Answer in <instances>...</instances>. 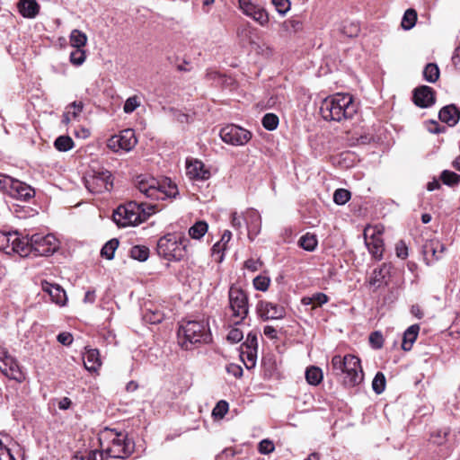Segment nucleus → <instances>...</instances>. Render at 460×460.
I'll list each match as a JSON object with an SVG mask.
<instances>
[{
  "instance_id": "obj_33",
  "label": "nucleus",
  "mask_w": 460,
  "mask_h": 460,
  "mask_svg": "<svg viewBox=\"0 0 460 460\" xmlns=\"http://www.w3.org/2000/svg\"><path fill=\"white\" fill-rule=\"evenodd\" d=\"M424 79L429 83H435L439 78V68L435 63H429L423 70Z\"/></svg>"
},
{
  "instance_id": "obj_24",
  "label": "nucleus",
  "mask_w": 460,
  "mask_h": 460,
  "mask_svg": "<svg viewBox=\"0 0 460 460\" xmlns=\"http://www.w3.org/2000/svg\"><path fill=\"white\" fill-rule=\"evenodd\" d=\"M17 7L21 15L24 18H35L40 12V4L36 0H19Z\"/></svg>"
},
{
  "instance_id": "obj_3",
  "label": "nucleus",
  "mask_w": 460,
  "mask_h": 460,
  "mask_svg": "<svg viewBox=\"0 0 460 460\" xmlns=\"http://www.w3.org/2000/svg\"><path fill=\"white\" fill-rule=\"evenodd\" d=\"M332 369L336 376H343V385L347 387H354L362 383L364 372L360 359L351 354L344 357L335 355L332 358Z\"/></svg>"
},
{
  "instance_id": "obj_23",
  "label": "nucleus",
  "mask_w": 460,
  "mask_h": 460,
  "mask_svg": "<svg viewBox=\"0 0 460 460\" xmlns=\"http://www.w3.org/2000/svg\"><path fill=\"white\" fill-rule=\"evenodd\" d=\"M187 174L194 180H208L210 177V172L205 169V165L201 161H194L188 164Z\"/></svg>"
},
{
  "instance_id": "obj_62",
  "label": "nucleus",
  "mask_w": 460,
  "mask_h": 460,
  "mask_svg": "<svg viewBox=\"0 0 460 460\" xmlns=\"http://www.w3.org/2000/svg\"><path fill=\"white\" fill-rule=\"evenodd\" d=\"M227 372L235 377H241L243 376V368L235 364L229 365L227 367Z\"/></svg>"
},
{
  "instance_id": "obj_19",
  "label": "nucleus",
  "mask_w": 460,
  "mask_h": 460,
  "mask_svg": "<svg viewBox=\"0 0 460 460\" xmlns=\"http://www.w3.org/2000/svg\"><path fill=\"white\" fill-rule=\"evenodd\" d=\"M135 450V442L127 434L117 432V458L126 459Z\"/></svg>"
},
{
  "instance_id": "obj_27",
  "label": "nucleus",
  "mask_w": 460,
  "mask_h": 460,
  "mask_svg": "<svg viewBox=\"0 0 460 460\" xmlns=\"http://www.w3.org/2000/svg\"><path fill=\"white\" fill-rule=\"evenodd\" d=\"M164 318V314L156 306L145 308L143 320L150 324L160 323Z\"/></svg>"
},
{
  "instance_id": "obj_48",
  "label": "nucleus",
  "mask_w": 460,
  "mask_h": 460,
  "mask_svg": "<svg viewBox=\"0 0 460 460\" xmlns=\"http://www.w3.org/2000/svg\"><path fill=\"white\" fill-rule=\"evenodd\" d=\"M85 60V52L83 49H75L70 54V61L72 64L80 66Z\"/></svg>"
},
{
  "instance_id": "obj_41",
  "label": "nucleus",
  "mask_w": 460,
  "mask_h": 460,
  "mask_svg": "<svg viewBox=\"0 0 460 460\" xmlns=\"http://www.w3.org/2000/svg\"><path fill=\"white\" fill-rule=\"evenodd\" d=\"M350 197L351 193L349 190L346 189H338L334 191L333 201L337 205H344L350 199Z\"/></svg>"
},
{
  "instance_id": "obj_28",
  "label": "nucleus",
  "mask_w": 460,
  "mask_h": 460,
  "mask_svg": "<svg viewBox=\"0 0 460 460\" xmlns=\"http://www.w3.org/2000/svg\"><path fill=\"white\" fill-rule=\"evenodd\" d=\"M298 244L304 250L313 252L316 249L318 241L315 234L306 233L299 238Z\"/></svg>"
},
{
  "instance_id": "obj_40",
  "label": "nucleus",
  "mask_w": 460,
  "mask_h": 460,
  "mask_svg": "<svg viewBox=\"0 0 460 460\" xmlns=\"http://www.w3.org/2000/svg\"><path fill=\"white\" fill-rule=\"evenodd\" d=\"M385 376L382 372H377L372 382V388L377 394H382L385 389Z\"/></svg>"
},
{
  "instance_id": "obj_63",
  "label": "nucleus",
  "mask_w": 460,
  "mask_h": 460,
  "mask_svg": "<svg viewBox=\"0 0 460 460\" xmlns=\"http://www.w3.org/2000/svg\"><path fill=\"white\" fill-rule=\"evenodd\" d=\"M263 333L265 336H267L268 338H270L271 340L278 339L277 330L273 326L266 325L264 327Z\"/></svg>"
},
{
  "instance_id": "obj_59",
  "label": "nucleus",
  "mask_w": 460,
  "mask_h": 460,
  "mask_svg": "<svg viewBox=\"0 0 460 460\" xmlns=\"http://www.w3.org/2000/svg\"><path fill=\"white\" fill-rule=\"evenodd\" d=\"M384 268L375 269L373 271V276L370 279L371 285H376L377 283L381 282V280L385 278V275L383 274Z\"/></svg>"
},
{
  "instance_id": "obj_13",
  "label": "nucleus",
  "mask_w": 460,
  "mask_h": 460,
  "mask_svg": "<svg viewBox=\"0 0 460 460\" xmlns=\"http://www.w3.org/2000/svg\"><path fill=\"white\" fill-rule=\"evenodd\" d=\"M238 6L243 13L261 26H266L270 22V17L268 12L263 8L255 4H253L251 0H238Z\"/></svg>"
},
{
  "instance_id": "obj_8",
  "label": "nucleus",
  "mask_w": 460,
  "mask_h": 460,
  "mask_svg": "<svg viewBox=\"0 0 460 460\" xmlns=\"http://www.w3.org/2000/svg\"><path fill=\"white\" fill-rule=\"evenodd\" d=\"M229 306L233 316L239 318V323L243 321L249 313L248 296L241 288L231 286L228 291Z\"/></svg>"
},
{
  "instance_id": "obj_53",
  "label": "nucleus",
  "mask_w": 460,
  "mask_h": 460,
  "mask_svg": "<svg viewBox=\"0 0 460 460\" xmlns=\"http://www.w3.org/2000/svg\"><path fill=\"white\" fill-rule=\"evenodd\" d=\"M249 217L253 219V222L252 225L248 224L249 234L251 232L257 233L259 231L260 225H261L260 216L258 215V213L255 210H252L249 212Z\"/></svg>"
},
{
  "instance_id": "obj_11",
  "label": "nucleus",
  "mask_w": 460,
  "mask_h": 460,
  "mask_svg": "<svg viewBox=\"0 0 460 460\" xmlns=\"http://www.w3.org/2000/svg\"><path fill=\"white\" fill-rule=\"evenodd\" d=\"M0 370L10 379L22 382L24 375L22 372L17 360L9 355L7 350L0 347Z\"/></svg>"
},
{
  "instance_id": "obj_12",
  "label": "nucleus",
  "mask_w": 460,
  "mask_h": 460,
  "mask_svg": "<svg viewBox=\"0 0 460 460\" xmlns=\"http://www.w3.org/2000/svg\"><path fill=\"white\" fill-rule=\"evenodd\" d=\"M364 237L368 252L376 260L380 261L385 250L381 232L376 227L367 226L364 230Z\"/></svg>"
},
{
  "instance_id": "obj_61",
  "label": "nucleus",
  "mask_w": 460,
  "mask_h": 460,
  "mask_svg": "<svg viewBox=\"0 0 460 460\" xmlns=\"http://www.w3.org/2000/svg\"><path fill=\"white\" fill-rule=\"evenodd\" d=\"M245 344L247 345V347L249 349H253L254 350H256L257 347H258V341H257L256 334L250 332L247 335V340H246Z\"/></svg>"
},
{
  "instance_id": "obj_57",
  "label": "nucleus",
  "mask_w": 460,
  "mask_h": 460,
  "mask_svg": "<svg viewBox=\"0 0 460 460\" xmlns=\"http://www.w3.org/2000/svg\"><path fill=\"white\" fill-rule=\"evenodd\" d=\"M67 109L71 111L72 118L76 119L84 109V103L82 102H74Z\"/></svg>"
},
{
  "instance_id": "obj_42",
  "label": "nucleus",
  "mask_w": 460,
  "mask_h": 460,
  "mask_svg": "<svg viewBox=\"0 0 460 460\" xmlns=\"http://www.w3.org/2000/svg\"><path fill=\"white\" fill-rule=\"evenodd\" d=\"M115 255V239L108 241L101 250L102 258L109 261L112 260Z\"/></svg>"
},
{
  "instance_id": "obj_31",
  "label": "nucleus",
  "mask_w": 460,
  "mask_h": 460,
  "mask_svg": "<svg viewBox=\"0 0 460 460\" xmlns=\"http://www.w3.org/2000/svg\"><path fill=\"white\" fill-rule=\"evenodd\" d=\"M305 379L312 385H319L323 380L322 369L314 366L308 367L305 371Z\"/></svg>"
},
{
  "instance_id": "obj_55",
  "label": "nucleus",
  "mask_w": 460,
  "mask_h": 460,
  "mask_svg": "<svg viewBox=\"0 0 460 460\" xmlns=\"http://www.w3.org/2000/svg\"><path fill=\"white\" fill-rule=\"evenodd\" d=\"M395 252L397 257L404 260L408 257V247L404 241H399L395 245Z\"/></svg>"
},
{
  "instance_id": "obj_18",
  "label": "nucleus",
  "mask_w": 460,
  "mask_h": 460,
  "mask_svg": "<svg viewBox=\"0 0 460 460\" xmlns=\"http://www.w3.org/2000/svg\"><path fill=\"white\" fill-rule=\"evenodd\" d=\"M10 253L15 252L22 257H27L32 252V246L31 245V237L28 236L20 238L17 233L13 234L10 244Z\"/></svg>"
},
{
  "instance_id": "obj_9",
  "label": "nucleus",
  "mask_w": 460,
  "mask_h": 460,
  "mask_svg": "<svg viewBox=\"0 0 460 460\" xmlns=\"http://www.w3.org/2000/svg\"><path fill=\"white\" fill-rule=\"evenodd\" d=\"M31 245L35 255L49 256L58 249L59 241L52 234H35L31 236Z\"/></svg>"
},
{
  "instance_id": "obj_51",
  "label": "nucleus",
  "mask_w": 460,
  "mask_h": 460,
  "mask_svg": "<svg viewBox=\"0 0 460 460\" xmlns=\"http://www.w3.org/2000/svg\"><path fill=\"white\" fill-rule=\"evenodd\" d=\"M110 452V449H107L105 454L103 452L92 451L86 456H82L80 460H107Z\"/></svg>"
},
{
  "instance_id": "obj_50",
  "label": "nucleus",
  "mask_w": 460,
  "mask_h": 460,
  "mask_svg": "<svg viewBox=\"0 0 460 460\" xmlns=\"http://www.w3.org/2000/svg\"><path fill=\"white\" fill-rule=\"evenodd\" d=\"M271 2L276 11L281 15L286 14L290 9L291 4L289 0H272Z\"/></svg>"
},
{
  "instance_id": "obj_54",
  "label": "nucleus",
  "mask_w": 460,
  "mask_h": 460,
  "mask_svg": "<svg viewBox=\"0 0 460 460\" xmlns=\"http://www.w3.org/2000/svg\"><path fill=\"white\" fill-rule=\"evenodd\" d=\"M0 460H17L7 442H4L0 451Z\"/></svg>"
},
{
  "instance_id": "obj_26",
  "label": "nucleus",
  "mask_w": 460,
  "mask_h": 460,
  "mask_svg": "<svg viewBox=\"0 0 460 460\" xmlns=\"http://www.w3.org/2000/svg\"><path fill=\"white\" fill-rule=\"evenodd\" d=\"M420 326L418 324L411 325L403 333L402 349L405 351H409L413 342L418 337Z\"/></svg>"
},
{
  "instance_id": "obj_20",
  "label": "nucleus",
  "mask_w": 460,
  "mask_h": 460,
  "mask_svg": "<svg viewBox=\"0 0 460 460\" xmlns=\"http://www.w3.org/2000/svg\"><path fill=\"white\" fill-rule=\"evenodd\" d=\"M438 118L449 127H454L460 119V111L455 104H449L439 111Z\"/></svg>"
},
{
  "instance_id": "obj_58",
  "label": "nucleus",
  "mask_w": 460,
  "mask_h": 460,
  "mask_svg": "<svg viewBox=\"0 0 460 460\" xmlns=\"http://www.w3.org/2000/svg\"><path fill=\"white\" fill-rule=\"evenodd\" d=\"M449 434V429H443L440 430H438L433 437L436 438L434 439V442L438 445L443 444L447 440V437Z\"/></svg>"
},
{
  "instance_id": "obj_43",
  "label": "nucleus",
  "mask_w": 460,
  "mask_h": 460,
  "mask_svg": "<svg viewBox=\"0 0 460 460\" xmlns=\"http://www.w3.org/2000/svg\"><path fill=\"white\" fill-rule=\"evenodd\" d=\"M359 31V26L355 22H345L341 29V33L349 38L358 36Z\"/></svg>"
},
{
  "instance_id": "obj_16",
  "label": "nucleus",
  "mask_w": 460,
  "mask_h": 460,
  "mask_svg": "<svg viewBox=\"0 0 460 460\" xmlns=\"http://www.w3.org/2000/svg\"><path fill=\"white\" fill-rule=\"evenodd\" d=\"M413 102L420 108H428L435 103V91L427 85H421L413 91Z\"/></svg>"
},
{
  "instance_id": "obj_7",
  "label": "nucleus",
  "mask_w": 460,
  "mask_h": 460,
  "mask_svg": "<svg viewBox=\"0 0 460 460\" xmlns=\"http://www.w3.org/2000/svg\"><path fill=\"white\" fill-rule=\"evenodd\" d=\"M0 190L10 197L22 201H28L35 196L32 187L4 174H0Z\"/></svg>"
},
{
  "instance_id": "obj_29",
  "label": "nucleus",
  "mask_w": 460,
  "mask_h": 460,
  "mask_svg": "<svg viewBox=\"0 0 460 460\" xmlns=\"http://www.w3.org/2000/svg\"><path fill=\"white\" fill-rule=\"evenodd\" d=\"M208 225L206 221L199 220L197 221L189 229V235L192 239L199 240L201 237L205 235L208 232Z\"/></svg>"
},
{
  "instance_id": "obj_25",
  "label": "nucleus",
  "mask_w": 460,
  "mask_h": 460,
  "mask_svg": "<svg viewBox=\"0 0 460 460\" xmlns=\"http://www.w3.org/2000/svg\"><path fill=\"white\" fill-rule=\"evenodd\" d=\"M84 367L91 372H95L101 366L99 351L95 349H89L83 355Z\"/></svg>"
},
{
  "instance_id": "obj_46",
  "label": "nucleus",
  "mask_w": 460,
  "mask_h": 460,
  "mask_svg": "<svg viewBox=\"0 0 460 460\" xmlns=\"http://www.w3.org/2000/svg\"><path fill=\"white\" fill-rule=\"evenodd\" d=\"M13 234L0 231V251H4L6 254H10V244Z\"/></svg>"
},
{
  "instance_id": "obj_52",
  "label": "nucleus",
  "mask_w": 460,
  "mask_h": 460,
  "mask_svg": "<svg viewBox=\"0 0 460 460\" xmlns=\"http://www.w3.org/2000/svg\"><path fill=\"white\" fill-rule=\"evenodd\" d=\"M275 449L274 443L270 439H263L259 443L258 450L261 454H270Z\"/></svg>"
},
{
  "instance_id": "obj_1",
  "label": "nucleus",
  "mask_w": 460,
  "mask_h": 460,
  "mask_svg": "<svg viewBox=\"0 0 460 460\" xmlns=\"http://www.w3.org/2000/svg\"><path fill=\"white\" fill-rule=\"evenodd\" d=\"M358 107L349 93H337L325 98L320 107L324 120L341 122L350 119L357 113Z\"/></svg>"
},
{
  "instance_id": "obj_5",
  "label": "nucleus",
  "mask_w": 460,
  "mask_h": 460,
  "mask_svg": "<svg viewBox=\"0 0 460 460\" xmlns=\"http://www.w3.org/2000/svg\"><path fill=\"white\" fill-rule=\"evenodd\" d=\"M157 205L129 201L117 207V227L135 226L155 213Z\"/></svg>"
},
{
  "instance_id": "obj_49",
  "label": "nucleus",
  "mask_w": 460,
  "mask_h": 460,
  "mask_svg": "<svg viewBox=\"0 0 460 460\" xmlns=\"http://www.w3.org/2000/svg\"><path fill=\"white\" fill-rule=\"evenodd\" d=\"M369 342L372 348L379 349L384 345V338L380 332H374L369 335Z\"/></svg>"
},
{
  "instance_id": "obj_56",
  "label": "nucleus",
  "mask_w": 460,
  "mask_h": 460,
  "mask_svg": "<svg viewBox=\"0 0 460 460\" xmlns=\"http://www.w3.org/2000/svg\"><path fill=\"white\" fill-rule=\"evenodd\" d=\"M243 338V332L237 328L232 329L227 334V341L232 343H237Z\"/></svg>"
},
{
  "instance_id": "obj_44",
  "label": "nucleus",
  "mask_w": 460,
  "mask_h": 460,
  "mask_svg": "<svg viewBox=\"0 0 460 460\" xmlns=\"http://www.w3.org/2000/svg\"><path fill=\"white\" fill-rule=\"evenodd\" d=\"M282 28L287 31H292L294 32H296L302 30L303 24L300 20L292 18L283 22Z\"/></svg>"
},
{
  "instance_id": "obj_64",
  "label": "nucleus",
  "mask_w": 460,
  "mask_h": 460,
  "mask_svg": "<svg viewBox=\"0 0 460 460\" xmlns=\"http://www.w3.org/2000/svg\"><path fill=\"white\" fill-rule=\"evenodd\" d=\"M259 264L260 263L258 261H255L253 259H249V260L245 261L244 267L251 271H256L259 270Z\"/></svg>"
},
{
  "instance_id": "obj_14",
  "label": "nucleus",
  "mask_w": 460,
  "mask_h": 460,
  "mask_svg": "<svg viewBox=\"0 0 460 460\" xmlns=\"http://www.w3.org/2000/svg\"><path fill=\"white\" fill-rule=\"evenodd\" d=\"M86 188L93 193H100L103 190L111 191L113 189V178L110 172H101L91 179L85 180Z\"/></svg>"
},
{
  "instance_id": "obj_22",
  "label": "nucleus",
  "mask_w": 460,
  "mask_h": 460,
  "mask_svg": "<svg viewBox=\"0 0 460 460\" xmlns=\"http://www.w3.org/2000/svg\"><path fill=\"white\" fill-rule=\"evenodd\" d=\"M422 251L426 260L428 255L430 254L434 261H438L446 251V246L438 239H430L425 242Z\"/></svg>"
},
{
  "instance_id": "obj_47",
  "label": "nucleus",
  "mask_w": 460,
  "mask_h": 460,
  "mask_svg": "<svg viewBox=\"0 0 460 460\" xmlns=\"http://www.w3.org/2000/svg\"><path fill=\"white\" fill-rule=\"evenodd\" d=\"M270 283V279L266 276L260 275L253 279V286L255 289L260 291H266L269 288Z\"/></svg>"
},
{
  "instance_id": "obj_32",
  "label": "nucleus",
  "mask_w": 460,
  "mask_h": 460,
  "mask_svg": "<svg viewBox=\"0 0 460 460\" xmlns=\"http://www.w3.org/2000/svg\"><path fill=\"white\" fill-rule=\"evenodd\" d=\"M70 44L73 48L83 49L87 42V36L79 30H73L69 36Z\"/></svg>"
},
{
  "instance_id": "obj_39",
  "label": "nucleus",
  "mask_w": 460,
  "mask_h": 460,
  "mask_svg": "<svg viewBox=\"0 0 460 460\" xmlns=\"http://www.w3.org/2000/svg\"><path fill=\"white\" fill-rule=\"evenodd\" d=\"M261 124L267 130H274L279 125V117L274 113H267L263 116Z\"/></svg>"
},
{
  "instance_id": "obj_34",
  "label": "nucleus",
  "mask_w": 460,
  "mask_h": 460,
  "mask_svg": "<svg viewBox=\"0 0 460 460\" xmlns=\"http://www.w3.org/2000/svg\"><path fill=\"white\" fill-rule=\"evenodd\" d=\"M54 146L58 151L66 152L74 147V141L68 136H59L55 140Z\"/></svg>"
},
{
  "instance_id": "obj_15",
  "label": "nucleus",
  "mask_w": 460,
  "mask_h": 460,
  "mask_svg": "<svg viewBox=\"0 0 460 460\" xmlns=\"http://www.w3.org/2000/svg\"><path fill=\"white\" fill-rule=\"evenodd\" d=\"M256 312L263 321L282 319L286 314L283 306L262 300L257 304Z\"/></svg>"
},
{
  "instance_id": "obj_10",
  "label": "nucleus",
  "mask_w": 460,
  "mask_h": 460,
  "mask_svg": "<svg viewBox=\"0 0 460 460\" xmlns=\"http://www.w3.org/2000/svg\"><path fill=\"white\" fill-rule=\"evenodd\" d=\"M221 139L233 146H244L252 138V133L239 126L230 124L221 128Z\"/></svg>"
},
{
  "instance_id": "obj_60",
  "label": "nucleus",
  "mask_w": 460,
  "mask_h": 460,
  "mask_svg": "<svg viewBox=\"0 0 460 460\" xmlns=\"http://www.w3.org/2000/svg\"><path fill=\"white\" fill-rule=\"evenodd\" d=\"M58 341L63 345L68 346L73 342V336L69 332H61L58 335Z\"/></svg>"
},
{
  "instance_id": "obj_37",
  "label": "nucleus",
  "mask_w": 460,
  "mask_h": 460,
  "mask_svg": "<svg viewBox=\"0 0 460 460\" xmlns=\"http://www.w3.org/2000/svg\"><path fill=\"white\" fill-rule=\"evenodd\" d=\"M417 13L414 9H408L402 17V27L404 30H411L416 23Z\"/></svg>"
},
{
  "instance_id": "obj_2",
  "label": "nucleus",
  "mask_w": 460,
  "mask_h": 460,
  "mask_svg": "<svg viewBox=\"0 0 460 460\" xmlns=\"http://www.w3.org/2000/svg\"><path fill=\"white\" fill-rule=\"evenodd\" d=\"M137 190L153 200L175 199L179 194L177 185L170 178L158 180L149 175H139L135 180Z\"/></svg>"
},
{
  "instance_id": "obj_6",
  "label": "nucleus",
  "mask_w": 460,
  "mask_h": 460,
  "mask_svg": "<svg viewBox=\"0 0 460 460\" xmlns=\"http://www.w3.org/2000/svg\"><path fill=\"white\" fill-rule=\"evenodd\" d=\"M190 240L183 233H168L157 241V254L167 261H180L186 253Z\"/></svg>"
},
{
  "instance_id": "obj_21",
  "label": "nucleus",
  "mask_w": 460,
  "mask_h": 460,
  "mask_svg": "<svg viewBox=\"0 0 460 460\" xmlns=\"http://www.w3.org/2000/svg\"><path fill=\"white\" fill-rule=\"evenodd\" d=\"M137 143L134 129L127 128L117 136V146L126 152L132 150Z\"/></svg>"
},
{
  "instance_id": "obj_36",
  "label": "nucleus",
  "mask_w": 460,
  "mask_h": 460,
  "mask_svg": "<svg viewBox=\"0 0 460 460\" xmlns=\"http://www.w3.org/2000/svg\"><path fill=\"white\" fill-rule=\"evenodd\" d=\"M130 256L134 260L145 261L149 256V249L145 245H136L130 249Z\"/></svg>"
},
{
  "instance_id": "obj_17",
  "label": "nucleus",
  "mask_w": 460,
  "mask_h": 460,
  "mask_svg": "<svg viewBox=\"0 0 460 460\" xmlns=\"http://www.w3.org/2000/svg\"><path fill=\"white\" fill-rule=\"evenodd\" d=\"M41 288L44 292L49 295L53 303L60 306L66 305L67 296L66 291L61 288V286L44 280L41 282Z\"/></svg>"
},
{
  "instance_id": "obj_45",
  "label": "nucleus",
  "mask_w": 460,
  "mask_h": 460,
  "mask_svg": "<svg viewBox=\"0 0 460 460\" xmlns=\"http://www.w3.org/2000/svg\"><path fill=\"white\" fill-rule=\"evenodd\" d=\"M228 411V403L226 401H219L212 411L215 418L222 419Z\"/></svg>"
},
{
  "instance_id": "obj_38",
  "label": "nucleus",
  "mask_w": 460,
  "mask_h": 460,
  "mask_svg": "<svg viewBox=\"0 0 460 460\" xmlns=\"http://www.w3.org/2000/svg\"><path fill=\"white\" fill-rule=\"evenodd\" d=\"M141 105V98L138 95H133L128 97L123 106V111L125 113L129 114L132 113L135 110H137Z\"/></svg>"
},
{
  "instance_id": "obj_35",
  "label": "nucleus",
  "mask_w": 460,
  "mask_h": 460,
  "mask_svg": "<svg viewBox=\"0 0 460 460\" xmlns=\"http://www.w3.org/2000/svg\"><path fill=\"white\" fill-rule=\"evenodd\" d=\"M441 181L447 186L454 187L460 182V175L449 170H444L440 174Z\"/></svg>"
},
{
  "instance_id": "obj_30",
  "label": "nucleus",
  "mask_w": 460,
  "mask_h": 460,
  "mask_svg": "<svg viewBox=\"0 0 460 460\" xmlns=\"http://www.w3.org/2000/svg\"><path fill=\"white\" fill-rule=\"evenodd\" d=\"M329 298L324 293H315L312 296H305L301 302L305 305H313V308L322 306L328 302Z\"/></svg>"
},
{
  "instance_id": "obj_4",
  "label": "nucleus",
  "mask_w": 460,
  "mask_h": 460,
  "mask_svg": "<svg viewBox=\"0 0 460 460\" xmlns=\"http://www.w3.org/2000/svg\"><path fill=\"white\" fill-rule=\"evenodd\" d=\"M178 338L181 347L190 350L197 344L210 341L211 333L204 321H182L179 327Z\"/></svg>"
}]
</instances>
